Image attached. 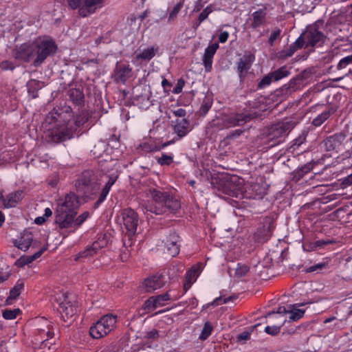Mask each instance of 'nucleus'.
Here are the masks:
<instances>
[{
	"label": "nucleus",
	"instance_id": "obj_1",
	"mask_svg": "<svg viewBox=\"0 0 352 352\" xmlns=\"http://www.w3.org/2000/svg\"><path fill=\"white\" fill-rule=\"evenodd\" d=\"M57 46L49 37H39L32 42L24 43L12 50L16 60L25 63L32 61V65L39 67L50 56L56 53Z\"/></svg>",
	"mask_w": 352,
	"mask_h": 352
},
{
	"label": "nucleus",
	"instance_id": "obj_2",
	"mask_svg": "<svg viewBox=\"0 0 352 352\" xmlns=\"http://www.w3.org/2000/svg\"><path fill=\"white\" fill-rule=\"evenodd\" d=\"M64 122L57 120L53 127L49 129L47 136L49 141L58 143L71 139L77 128L85 123L88 117L86 113L78 115L75 118H72L70 113L65 116Z\"/></svg>",
	"mask_w": 352,
	"mask_h": 352
},
{
	"label": "nucleus",
	"instance_id": "obj_3",
	"mask_svg": "<svg viewBox=\"0 0 352 352\" xmlns=\"http://www.w3.org/2000/svg\"><path fill=\"white\" fill-rule=\"evenodd\" d=\"M80 206L79 197L69 192L57 200L55 210V223L61 229L70 228Z\"/></svg>",
	"mask_w": 352,
	"mask_h": 352
},
{
	"label": "nucleus",
	"instance_id": "obj_4",
	"mask_svg": "<svg viewBox=\"0 0 352 352\" xmlns=\"http://www.w3.org/2000/svg\"><path fill=\"white\" fill-rule=\"evenodd\" d=\"M146 197L153 199L152 204H147L144 208L146 211L155 214H162L166 212H175L180 208L179 202L173 199L170 195L164 191L159 190L155 187L148 188L145 190Z\"/></svg>",
	"mask_w": 352,
	"mask_h": 352
},
{
	"label": "nucleus",
	"instance_id": "obj_5",
	"mask_svg": "<svg viewBox=\"0 0 352 352\" xmlns=\"http://www.w3.org/2000/svg\"><path fill=\"white\" fill-rule=\"evenodd\" d=\"M121 215L123 227L126 230L123 243L126 247L131 246L133 244V237L137 232L139 223L138 214L131 208H126L123 210Z\"/></svg>",
	"mask_w": 352,
	"mask_h": 352
},
{
	"label": "nucleus",
	"instance_id": "obj_6",
	"mask_svg": "<svg viewBox=\"0 0 352 352\" xmlns=\"http://www.w3.org/2000/svg\"><path fill=\"white\" fill-rule=\"evenodd\" d=\"M99 185L97 176L91 170L84 171L75 183L77 192L85 196L95 194Z\"/></svg>",
	"mask_w": 352,
	"mask_h": 352
},
{
	"label": "nucleus",
	"instance_id": "obj_7",
	"mask_svg": "<svg viewBox=\"0 0 352 352\" xmlns=\"http://www.w3.org/2000/svg\"><path fill=\"white\" fill-rule=\"evenodd\" d=\"M117 322V317L113 314H107L102 317L93 326L89 333L92 338L99 339L111 332Z\"/></svg>",
	"mask_w": 352,
	"mask_h": 352
},
{
	"label": "nucleus",
	"instance_id": "obj_8",
	"mask_svg": "<svg viewBox=\"0 0 352 352\" xmlns=\"http://www.w3.org/2000/svg\"><path fill=\"white\" fill-rule=\"evenodd\" d=\"M67 1L72 9L78 8L79 14L86 17L102 8L104 0H67Z\"/></svg>",
	"mask_w": 352,
	"mask_h": 352
},
{
	"label": "nucleus",
	"instance_id": "obj_9",
	"mask_svg": "<svg viewBox=\"0 0 352 352\" xmlns=\"http://www.w3.org/2000/svg\"><path fill=\"white\" fill-rule=\"evenodd\" d=\"M294 128L291 121H284L271 126L268 130L267 137L270 140H277L279 142Z\"/></svg>",
	"mask_w": 352,
	"mask_h": 352
},
{
	"label": "nucleus",
	"instance_id": "obj_10",
	"mask_svg": "<svg viewBox=\"0 0 352 352\" xmlns=\"http://www.w3.org/2000/svg\"><path fill=\"white\" fill-rule=\"evenodd\" d=\"M306 47H314L324 42L325 36L315 25L309 26L303 33Z\"/></svg>",
	"mask_w": 352,
	"mask_h": 352
},
{
	"label": "nucleus",
	"instance_id": "obj_11",
	"mask_svg": "<svg viewBox=\"0 0 352 352\" xmlns=\"http://www.w3.org/2000/svg\"><path fill=\"white\" fill-rule=\"evenodd\" d=\"M58 310L64 321L72 318L77 311V307L68 296H65L63 301L59 303Z\"/></svg>",
	"mask_w": 352,
	"mask_h": 352
},
{
	"label": "nucleus",
	"instance_id": "obj_12",
	"mask_svg": "<svg viewBox=\"0 0 352 352\" xmlns=\"http://www.w3.org/2000/svg\"><path fill=\"white\" fill-rule=\"evenodd\" d=\"M256 116L254 113L248 112L231 115L225 119V126L228 128L241 126L250 121Z\"/></svg>",
	"mask_w": 352,
	"mask_h": 352
},
{
	"label": "nucleus",
	"instance_id": "obj_13",
	"mask_svg": "<svg viewBox=\"0 0 352 352\" xmlns=\"http://www.w3.org/2000/svg\"><path fill=\"white\" fill-rule=\"evenodd\" d=\"M133 75V69L127 63H117L114 70V78L117 82L124 83Z\"/></svg>",
	"mask_w": 352,
	"mask_h": 352
},
{
	"label": "nucleus",
	"instance_id": "obj_14",
	"mask_svg": "<svg viewBox=\"0 0 352 352\" xmlns=\"http://www.w3.org/2000/svg\"><path fill=\"white\" fill-rule=\"evenodd\" d=\"M118 178V175L115 173L104 176L103 182H104V186L102 188L98 199L96 201L94 204L95 207H98L106 199L112 186L116 183Z\"/></svg>",
	"mask_w": 352,
	"mask_h": 352
},
{
	"label": "nucleus",
	"instance_id": "obj_15",
	"mask_svg": "<svg viewBox=\"0 0 352 352\" xmlns=\"http://www.w3.org/2000/svg\"><path fill=\"white\" fill-rule=\"evenodd\" d=\"M159 51V47L157 45H152L147 47L144 49H138L134 53V60L133 62L138 61H150L153 58L155 57L156 54Z\"/></svg>",
	"mask_w": 352,
	"mask_h": 352
},
{
	"label": "nucleus",
	"instance_id": "obj_16",
	"mask_svg": "<svg viewBox=\"0 0 352 352\" xmlns=\"http://www.w3.org/2000/svg\"><path fill=\"white\" fill-rule=\"evenodd\" d=\"M108 244V239L106 234L99 235L98 239L94 241L91 246L88 247L85 250L79 254V257H87L93 256L97 252L107 246Z\"/></svg>",
	"mask_w": 352,
	"mask_h": 352
},
{
	"label": "nucleus",
	"instance_id": "obj_17",
	"mask_svg": "<svg viewBox=\"0 0 352 352\" xmlns=\"http://www.w3.org/2000/svg\"><path fill=\"white\" fill-rule=\"evenodd\" d=\"M179 236L175 232L170 234L165 241V247L166 248L167 253L170 256H175L179 252L180 244Z\"/></svg>",
	"mask_w": 352,
	"mask_h": 352
},
{
	"label": "nucleus",
	"instance_id": "obj_18",
	"mask_svg": "<svg viewBox=\"0 0 352 352\" xmlns=\"http://www.w3.org/2000/svg\"><path fill=\"white\" fill-rule=\"evenodd\" d=\"M345 135L342 133H336L328 137L324 140L325 149L328 151L338 149L342 144Z\"/></svg>",
	"mask_w": 352,
	"mask_h": 352
},
{
	"label": "nucleus",
	"instance_id": "obj_19",
	"mask_svg": "<svg viewBox=\"0 0 352 352\" xmlns=\"http://www.w3.org/2000/svg\"><path fill=\"white\" fill-rule=\"evenodd\" d=\"M218 48L219 44L215 43L209 45L205 50L203 56V64L207 72L210 71L212 68V58Z\"/></svg>",
	"mask_w": 352,
	"mask_h": 352
},
{
	"label": "nucleus",
	"instance_id": "obj_20",
	"mask_svg": "<svg viewBox=\"0 0 352 352\" xmlns=\"http://www.w3.org/2000/svg\"><path fill=\"white\" fill-rule=\"evenodd\" d=\"M266 15H267V8H263L259 9L252 14V17L250 19L251 24L250 26L253 29H256L266 23Z\"/></svg>",
	"mask_w": 352,
	"mask_h": 352
},
{
	"label": "nucleus",
	"instance_id": "obj_21",
	"mask_svg": "<svg viewBox=\"0 0 352 352\" xmlns=\"http://www.w3.org/2000/svg\"><path fill=\"white\" fill-rule=\"evenodd\" d=\"M41 339L45 337L53 338L54 333L51 322L45 318H41L38 320V329Z\"/></svg>",
	"mask_w": 352,
	"mask_h": 352
},
{
	"label": "nucleus",
	"instance_id": "obj_22",
	"mask_svg": "<svg viewBox=\"0 0 352 352\" xmlns=\"http://www.w3.org/2000/svg\"><path fill=\"white\" fill-rule=\"evenodd\" d=\"M32 234L30 232H24L21 234V236L15 239L13 243L19 249L26 252L32 245Z\"/></svg>",
	"mask_w": 352,
	"mask_h": 352
},
{
	"label": "nucleus",
	"instance_id": "obj_23",
	"mask_svg": "<svg viewBox=\"0 0 352 352\" xmlns=\"http://www.w3.org/2000/svg\"><path fill=\"white\" fill-rule=\"evenodd\" d=\"M164 280L162 275H155L146 279L144 282L146 291L147 292H152L155 289H160L163 287Z\"/></svg>",
	"mask_w": 352,
	"mask_h": 352
},
{
	"label": "nucleus",
	"instance_id": "obj_24",
	"mask_svg": "<svg viewBox=\"0 0 352 352\" xmlns=\"http://www.w3.org/2000/svg\"><path fill=\"white\" fill-rule=\"evenodd\" d=\"M274 230L272 221L269 219L268 224L264 225L262 228L258 229L255 233V237L258 242L263 243L267 241L271 236Z\"/></svg>",
	"mask_w": 352,
	"mask_h": 352
},
{
	"label": "nucleus",
	"instance_id": "obj_25",
	"mask_svg": "<svg viewBox=\"0 0 352 352\" xmlns=\"http://www.w3.org/2000/svg\"><path fill=\"white\" fill-rule=\"evenodd\" d=\"M190 131V123L186 118H178L175 121L174 131L179 138L186 136Z\"/></svg>",
	"mask_w": 352,
	"mask_h": 352
},
{
	"label": "nucleus",
	"instance_id": "obj_26",
	"mask_svg": "<svg viewBox=\"0 0 352 352\" xmlns=\"http://www.w3.org/2000/svg\"><path fill=\"white\" fill-rule=\"evenodd\" d=\"M23 194V192L22 190H17L8 194L6 198L4 199L5 204H3V208L15 207L22 200Z\"/></svg>",
	"mask_w": 352,
	"mask_h": 352
},
{
	"label": "nucleus",
	"instance_id": "obj_27",
	"mask_svg": "<svg viewBox=\"0 0 352 352\" xmlns=\"http://www.w3.org/2000/svg\"><path fill=\"white\" fill-rule=\"evenodd\" d=\"M52 339L45 337L41 339V341H38V346H34L36 352H54L55 347H53L54 342H51ZM35 345H37V344L36 343Z\"/></svg>",
	"mask_w": 352,
	"mask_h": 352
},
{
	"label": "nucleus",
	"instance_id": "obj_28",
	"mask_svg": "<svg viewBox=\"0 0 352 352\" xmlns=\"http://www.w3.org/2000/svg\"><path fill=\"white\" fill-rule=\"evenodd\" d=\"M45 251V249H42L33 255L31 256H22L15 262V265L19 267H24L25 265H28L33 262L34 260L39 258Z\"/></svg>",
	"mask_w": 352,
	"mask_h": 352
},
{
	"label": "nucleus",
	"instance_id": "obj_29",
	"mask_svg": "<svg viewBox=\"0 0 352 352\" xmlns=\"http://www.w3.org/2000/svg\"><path fill=\"white\" fill-rule=\"evenodd\" d=\"M334 113L332 108H328L313 119L311 124L315 126H321Z\"/></svg>",
	"mask_w": 352,
	"mask_h": 352
},
{
	"label": "nucleus",
	"instance_id": "obj_30",
	"mask_svg": "<svg viewBox=\"0 0 352 352\" xmlns=\"http://www.w3.org/2000/svg\"><path fill=\"white\" fill-rule=\"evenodd\" d=\"M300 305H301L300 304L288 305V308H289V310H288V314H289V318L290 320L296 321L303 316L305 310L298 309V307Z\"/></svg>",
	"mask_w": 352,
	"mask_h": 352
},
{
	"label": "nucleus",
	"instance_id": "obj_31",
	"mask_svg": "<svg viewBox=\"0 0 352 352\" xmlns=\"http://www.w3.org/2000/svg\"><path fill=\"white\" fill-rule=\"evenodd\" d=\"M271 76H272L274 78V82H276L289 76L291 72L287 66L284 65L274 71L271 72Z\"/></svg>",
	"mask_w": 352,
	"mask_h": 352
},
{
	"label": "nucleus",
	"instance_id": "obj_32",
	"mask_svg": "<svg viewBox=\"0 0 352 352\" xmlns=\"http://www.w3.org/2000/svg\"><path fill=\"white\" fill-rule=\"evenodd\" d=\"M250 67V63L248 62V58H240L237 63V71L239 73L240 77L245 74Z\"/></svg>",
	"mask_w": 352,
	"mask_h": 352
},
{
	"label": "nucleus",
	"instance_id": "obj_33",
	"mask_svg": "<svg viewBox=\"0 0 352 352\" xmlns=\"http://www.w3.org/2000/svg\"><path fill=\"white\" fill-rule=\"evenodd\" d=\"M213 327L210 322H206L201 330L199 338L201 340H206L212 333Z\"/></svg>",
	"mask_w": 352,
	"mask_h": 352
},
{
	"label": "nucleus",
	"instance_id": "obj_34",
	"mask_svg": "<svg viewBox=\"0 0 352 352\" xmlns=\"http://www.w3.org/2000/svg\"><path fill=\"white\" fill-rule=\"evenodd\" d=\"M199 274V267L194 266L186 272V280L193 283L194 282H195Z\"/></svg>",
	"mask_w": 352,
	"mask_h": 352
},
{
	"label": "nucleus",
	"instance_id": "obj_35",
	"mask_svg": "<svg viewBox=\"0 0 352 352\" xmlns=\"http://www.w3.org/2000/svg\"><path fill=\"white\" fill-rule=\"evenodd\" d=\"M89 217V212H84L80 215H79L77 218H74V221L70 226V228H78L81 224H82Z\"/></svg>",
	"mask_w": 352,
	"mask_h": 352
},
{
	"label": "nucleus",
	"instance_id": "obj_36",
	"mask_svg": "<svg viewBox=\"0 0 352 352\" xmlns=\"http://www.w3.org/2000/svg\"><path fill=\"white\" fill-rule=\"evenodd\" d=\"M173 155L163 153L161 157H157V163L161 166H169L173 162Z\"/></svg>",
	"mask_w": 352,
	"mask_h": 352
},
{
	"label": "nucleus",
	"instance_id": "obj_37",
	"mask_svg": "<svg viewBox=\"0 0 352 352\" xmlns=\"http://www.w3.org/2000/svg\"><path fill=\"white\" fill-rule=\"evenodd\" d=\"M157 308V306L156 305V301H155L154 296H151L148 299H147L142 306V309L146 312L152 311Z\"/></svg>",
	"mask_w": 352,
	"mask_h": 352
},
{
	"label": "nucleus",
	"instance_id": "obj_38",
	"mask_svg": "<svg viewBox=\"0 0 352 352\" xmlns=\"http://www.w3.org/2000/svg\"><path fill=\"white\" fill-rule=\"evenodd\" d=\"M184 6V0H180L179 2H178L173 8V10L169 13L168 16V22H170L171 21L174 20L178 13L179 12L180 10Z\"/></svg>",
	"mask_w": 352,
	"mask_h": 352
},
{
	"label": "nucleus",
	"instance_id": "obj_39",
	"mask_svg": "<svg viewBox=\"0 0 352 352\" xmlns=\"http://www.w3.org/2000/svg\"><path fill=\"white\" fill-rule=\"evenodd\" d=\"M154 299H155V301H156V305H157V307H159L164 306V302L166 301L170 300L171 298H170V295L169 294V293L167 292L164 294L154 296Z\"/></svg>",
	"mask_w": 352,
	"mask_h": 352
},
{
	"label": "nucleus",
	"instance_id": "obj_40",
	"mask_svg": "<svg viewBox=\"0 0 352 352\" xmlns=\"http://www.w3.org/2000/svg\"><path fill=\"white\" fill-rule=\"evenodd\" d=\"M214 10V8L212 5L208 6L199 15L198 21L199 23H201L204 21H205L208 15L212 13Z\"/></svg>",
	"mask_w": 352,
	"mask_h": 352
},
{
	"label": "nucleus",
	"instance_id": "obj_41",
	"mask_svg": "<svg viewBox=\"0 0 352 352\" xmlns=\"http://www.w3.org/2000/svg\"><path fill=\"white\" fill-rule=\"evenodd\" d=\"M349 65H352V54L341 58L338 63L337 69H342L346 68Z\"/></svg>",
	"mask_w": 352,
	"mask_h": 352
},
{
	"label": "nucleus",
	"instance_id": "obj_42",
	"mask_svg": "<svg viewBox=\"0 0 352 352\" xmlns=\"http://www.w3.org/2000/svg\"><path fill=\"white\" fill-rule=\"evenodd\" d=\"M20 312L19 309H7L3 311V317L6 320H12L16 318Z\"/></svg>",
	"mask_w": 352,
	"mask_h": 352
},
{
	"label": "nucleus",
	"instance_id": "obj_43",
	"mask_svg": "<svg viewBox=\"0 0 352 352\" xmlns=\"http://www.w3.org/2000/svg\"><path fill=\"white\" fill-rule=\"evenodd\" d=\"M272 76L271 72L265 76L261 81L258 84V89H263L265 87L270 85L272 81H274V78Z\"/></svg>",
	"mask_w": 352,
	"mask_h": 352
},
{
	"label": "nucleus",
	"instance_id": "obj_44",
	"mask_svg": "<svg viewBox=\"0 0 352 352\" xmlns=\"http://www.w3.org/2000/svg\"><path fill=\"white\" fill-rule=\"evenodd\" d=\"M23 288V284L20 283L16 285L10 292L9 298L16 299L21 294V290Z\"/></svg>",
	"mask_w": 352,
	"mask_h": 352
},
{
	"label": "nucleus",
	"instance_id": "obj_45",
	"mask_svg": "<svg viewBox=\"0 0 352 352\" xmlns=\"http://www.w3.org/2000/svg\"><path fill=\"white\" fill-rule=\"evenodd\" d=\"M282 325L283 322H280L278 325L267 326L265 328V331L269 335H277L280 332Z\"/></svg>",
	"mask_w": 352,
	"mask_h": 352
},
{
	"label": "nucleus",
	"instance_id": "obj_46",
	"mask_svg": "<svg viewBox=\"0 0 352 352\" xmlns=\"http://www.w3.org/2000/svg\"><path fill=\"white\" fill-rule=\"evenodd\" d=\"M250 268L245 265H238L235 270V275L238 277L245 276L249 272Z\"/></svg>",
	"mask_w": 352,
	"mask_h": 352
},
{
	"label": "nucleus",
	"instance_id": "obj_47",
	"mask_svg": "<svg viewBox=\"0 0 352 352\" xmlns=\"http://www.w3.org/2000/svg\"><path fill=\"white\" fill-rule=\"evenodd\" d=\"M15 66L11 60H3L0 63V69L2 71L14 70Z\"/></svg>",
	"mask_w": 352,
	"mask_h": 352
},
{
	"label": "nucleus",
	"instance_id": "obj_48",
	"mask_svg": "<svg viewBox=\"0 0 352 352\" xmlns=\"http://www.w3.org/2000/svg\"><path fill=\"white\" fill-rule=\"evenodd\" d=\"M327 265V263H320L315 264L314 265L310 266L309 267L307 268L306 272H314L316 271L321 270L323 268H326Z\"/></svg>",
	"mask_w": 352,
	"mask_h": 352
},
{
	"label": "nucleus",
	"instance_id": "obj_49",
	"mask_svg": "<svg viewBox=\"0 0 352 352\" xmlns=\"http://www.w3.org/2000/svg\"><path fill=\"white\" fill-rule=\"evenodd\" d=\"M280 33H281V30L280 29H276L271 33L269 40H268V42L270 44V45L272 46L274 45V41L278 38H279Z\"/></svg>",
	"mask_w": 352,
	"mask_h": 352
},
{
	"label": "nucleus",
	"instance_id": "obj_50",
	"mask_svg": "<svg viewBox=\"0 0 352 352\" xmlns=\"http://www.w3.org/2000/svg\"><path fill=\"white\" fill-rule=\"evenodd\" d=\"M70 97L72 100H75L77 102H80L83 98V94L80 91L75 89L71 91Z\"/></svg>",
	"mask_w": 352,
	"mask_h": 352
},
{
	"label": "nucleus",
	"instance_id": "obj_51",
	"mask_svg": "<svg viewBox=\"0 0 352 352\" xmlns=\"http://www.w3.org/2000/svg\"><path fill=\"white\" fill-rule=\"evenodd\" d=\"M305 45V39H304V34H301L297 40L292 44V47H294L296 50L301 48L303 45Z\"/></svg>",
	"mask_w": 352,
	"mask_h": 352
},
{
	"label": "nucleus",
	"instance_id": "obj_52",
	"mask_svg": "<svg viewBox=\"0 0 352 352\" xmlns=\"http://www.w3.org/2000/svg\"><path fill=\"white\" fill-rule=\"evenodd\" d=\"M288 310H289V308H288V305L287 307H278L276 312H269L266 317H270L271 316H275L276 314H288Z\"/></svg>",
	"mask_w": 352,
	"mask_h": 352
},
{
	"label": "nucleus",
	"instance_id": "obj_53",
	"mask_svg": "<svg viewBox=\"0 0 352 352\" xmlns=\"http://www.w3.org/2000/svg\"><path fill=\"white\" fill-rule=\"evenodd\" d=\"M184 85H185V81L182 78L179 79L177 81V86L174 89L173 92L176 94L181 93Z\"/></svg>",
	"mask_w": 352,
	"mask_h": 352
},
{
	"label": "nucleus",
	"instance_id": "obj_54",
	"mask_svg": "<svg viewBox=\"0 0 352 352\" xmlns=\"http://www.w3.org/2000/svg\"><path fill=\"white\" fill-rule=\"evenodd\" d=\"M231 297L226 298L223 300H222L221 297L216 298L212 302V305H219L221 304H226L228 303L230 300Z\"/></svg>",
	"mask_w": 352,
	"mask_h": 352
},
{
	"label": "nucleus",
	"instance_id": "obj_55",
	"mask_svg": "<svg viewBox=\"0 0 352 352\" xmlns=\"http://www.w3.org/2000/svg\"><path fill=\"white\" fill-rule=\"evenodd\" d=\"M314 165L311 163H308L303 166H302L300 169V171L302 172V174H306L309 173L311 170H312Z\"/></svg>",
	"mask_w": 352,
	"mask_h": 352
},
{
	"label": "nucleus",
	"instance_id": "obj_56",
	"mask_svg": "<svg viewBox=\"0 0 352 352\" xmlns=\"http://www.w3.org/2000/svg\"><path fill=\"white\" fill-rule=\"evenodd\" d=\"M228 37H229V33L226 31H224L219 34V41L221 43H224L227 41Z\"/></svg>",
	"mask_w": 352,
	"mask_h": 352
},
{
	"label": "nucleus",
	"instance_id": "obj_57",
	"mask_svg": "<svg viewBox=\"0 0 352 352\" xmlns=\"http://www.w3.org/2000/svg\"><path fill=\"white\" fill-rule=\"evenodd\" d=\"M174 115L179 117L180 118H184L186 115V111L184 109H178L173 111Z\"/></svg>",
	"mask_w": 352,
	"mask_h": 352
},
{
	"label": "nucleus",
	"instance_id": "obj_58",
	"mask_svg": "<svg viewBox=\"0 0 352 352\" xmlns=\"http://www.w3.org/2000/svg\"><path fill=\"white\" fill-rule=\"evenodd\" d=\"M250 333L248 332V331H244L241 333H240L237 338L239 340H247L250 338Z\"/></svg>",
	"mask_w": 352,
	"mask_h": 352
},
{
	"label": "nucleus",
	"instance_id": "obj_59",
	"mask_svg": "<svg viewBox=\"0 0 352 352\" xmlns=\"http://www.w3.org/2000/svg\"><path fill=\"white\" fill-rule=\"evenodd\" d=\"M296 50H297L294 48V47H292V45H290L289 48L285 51V54L284 56L287 57L292 56Z\"/></svg>",
	"mask_w": 352,
	"mask_h": 352
},
{
	"label": "nucleus",
	"instance_id": "obj_60",
	"mask_svg": "<svg viewBox=\"0 0 352 352\" xmlns=\"http://www.w3.org/2000/svg\"><path fill=\"white\" fill-rule=\"evenodd\" d=\"M158 336H159V333H158L157 331H156V330H152L151 331L147 332L146 336V337L147 338H151V339H156L157 338H158Z\"/></svg>",
	"mask_w": 352,
	"mask_h": 352
},
{
	"label": "nucleus",
	"instance_id": "obj_61",
	"mask_svg": "<svg viewBox=\"0 0 352 352\" xmlns=\"http://www.w3.org/2000/svg\"><path fill=\"white\" fill-rule=\"evenodd\" d=\"M342 184L346 186L352 184V173L343 179Z\"/></svg>",
	"mask_w": 352,
	"mask_h": 352
},
{
	"label": "nucleus",
	"instance_id": "obj_62",
	"mask_svg": "<svg viewBox=\"0 0 352 352\" xmlns=\"http://www.w3.org/2000/svg\"><path fill=\"white\" fill-rule=\"evenodd\" d=\"M46 221V218L43 216L38 217L35 219L34 222L37 225H42Z\"/></svg>",
	"mask_w": 352,
	"mask_h": 352
},
{
	"label": "nucleus",
	"instance_id": "obj_63",
	"mask_svg": "<svg viewBox=\"0 0 352 352\" xmlns=\"http://www.w3.org/2000/svg\"><path fill=\"white\" fill-rule=\"evenodd\" d=\"M210 107H211L210 105H209L208 104H205L201 106V110L204 113H206L209 111Z\"/></svg>",
	"mask_w": 352,
	"mask_h": 352
},
{
	"label": "nucleus",
	"instance_id": "obj_64",
	"mask_svg": "<svg viewBox=\"0 0 352 352\" xmlns=\"http://www.w3.org/2000/svg\"><path fill=\"white\" fill-rule=\"evenodd\" d=\"M52 214V211L50 208H47L45 209V213L43 214V217H45L46 219L51 217Z\"/></svg>",
	"mask_w": 352,
	"mask_h": 352
}]
</instances>
